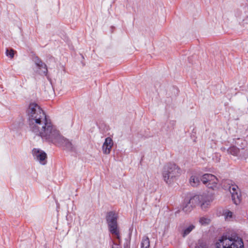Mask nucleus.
Segmentation results:
<instances>
[{
    "label": "nucleus",
    "instance_id": "obj_2",
    "mask_svg": "<svg viewBox=\"0 0 248 248\" xmlns=\"http://www.w3.org/2000/svg\"><path fill=\"white\" fill-rule=\"evenodd\" d=\"M216 248H244L242 239L238 236L223 235L216 243Z\"/></svg>",
    "mask_w": 248,
    "mask_h": 248
},
{
    "label": "nucleus",
    "instance_id": "obj_8",
    "mask_svg": "<svg viewBox=\"0 0 248 248\" xmlns=\"http://www.w3.org/2000/svg\"><path fill=\"white\" fill-rule=\"evenodd\" d=\"M229 191L232 195V198L234 204L237 205L241 201V194L238 187L236 185H232L229 187Z\"/></svg>",
    "mask_w": 248,
    "mask_h": 248
},
{
    "label": "nucleus",
    "instance_id": "obj_20",
    "mask_svg": "<svg viewBox=\"0 0 248 248\" xmlns=\"http://www.w3.org/2000/svg\"><path fill=\"white\" fill-rule=\"evenodd\" d=\"M221 150L222 151H225L226 150V148L225 147H222V148H221Z\"/></svg>",
    "mask_w": 248,
    "mask_h": 248
},
{
    "label": "nucleus",
    "instance_id": "obj_19",
    "mask_svg": "<svg viewBox=\"0 0 248 248\" xmlns=\"http://www.w3.org/2000/svg\"><path fill=\"white\" fill-rule=\"evenodd\" d=\"M111 248H121L120 247L116 244V243L113 242V245L112 246Z\"/></svg>",
    "mask_w": 248,
    "mask_h": 248
},
{
    "label": "nucleus",
    "instance_id": "obj_18",
    "mask_svg": "<svg viewBox=\"0 0 248 248\" xmlns=\"http://www.w3.org/2000/svg\"><path fill=\"white\" fill-rule=\"evenodd\" d=\"M232 212H231V211H227L226 213V218L232 217Z\"/></svg>",
    "mask_w": 248,
    "mask_h": 248
},
{
    "label": "nucleus",
    "instance_id": "obj_12",
    "mask_svg": "<svg viewBox=\"0 0 248 248\" xmlns=\"http://www.w3.org/2000/svg\"><path fill=\"white\" fill-rule=\"evenodd\" d=\"M202 176L199 173H193L189 179V183L192 186H198L200 183Z\"/></svg>",
    "mask_w": 248,
    "mask_h": 248
},
{
    "label": "nucleus",
    "instance_id": "obj_14",
    "mask_svg": "<svg viewBox=\"0 0 248 248\" xmlns=\"http://www.w3.org/2000/svg\"><path fill=\"white\" fill-rule=\"evenodd\" d=\"M149 247L150 241L149 238L147 236H144L141 242V248H149Z\"/></svg>",
    "mask_w": 248,
    "mask_h": 248
},
{
    "label": "nucleus",
    "instance_id": "obj_9",
    "mask_svg": "<svg viewBox=\"0 0 248 248\" xmlns=\"http://www.w3.org/2000/svg\"><path fill=\"white\" fill-rule=\"evenodd\" d=\"M32 153L34 159L38 161L41 164L45 165L46 163V154L44 151L34 148Z\"/></svg>",
    "mask_w": 248,
    "mask_h": 248
},
{
    "label": "nucleus",
    "instance_id": "obj_13",
    "mask_svg": "<svg viewBox=\"0 0 248 248\" xmlns=\"http://www.w3.org/2000/svg\"><path fill=\"white\" fill-rule=\"evenodd\" d=\"M195 228V226L194 225L191 224L189 225L187 227L185 228L182 232V235L183 237H185L186 235H187L194 229Z\"/></svg>",
    "mask_w": 248,
    "mask_h": 248
},
{
    "label": "nucleus",
    "instance_id": "obj_16",
    "mask_svg": "<svg viewBox=\"0 0 248 248\" xmlns=\"http://www.w3.org/2000/svg\"><path fill=\"white\" fill-rule=\"evenodd\" d=\"M199 222L202 225H206L210 223V219L208 217H203L200 218Z\"/></svg>",
    "mask_w": 248,
    "mask_h": 248
},
{
    "label": "nucleus",
    "instance_id": "obj_3",
    "mask_svg": "<svg viewBox=\"0 0 248 248\" xmlns=\"http://www.w3.org/2000/svg\"><path fill=\"white\" fill-rule=\"evenodd\" d=\"M181 174V169L174 163H169L163 168L162 177L167 184H171L173 180Z\"/></svg>",
    "mask_w": 248,
    "mask_h": 248
},
{
    "label": "nucleus",
    "instance_id": "obj_17",
    "mask_svg": "<svg viewBox=\"0 0 248 248\" xmlns=\"http://www.w3.org/2000/svg\"><path fill=\"white\" fill-rule=\"evenodd\" d=\"M14 52L15 51L13 49H7L6 51V54L8 57L11 58H13L14 56Z\"/></svg>",
    "mask_w": 248,
    "mask_h": 248
},
{
    "label": "nucleus",
    "instance_id": "obj_11",
    "mask_svg": "<svg viewBox=\"0 0 248 248\" xmlns=\"http://www.w3.org/2000/svg\"><path fill=\"white\" fill-rule=\"evenodd\" d=\"M113 142L111 138L108 137L106 138L105 142L102 146V150L105 154H109L110 152Z\"/></svg>",
    "mask_w": 248,
    "mask_h": 248
},
{
    "label": "nucleus",
    "instance_id": "obj_10",
    "mask_svg": "<svg viewBox=\"0 0 248 248\" xmlns=\"http://www.w3.org/2000/svg\"><path fill=\"white\" fill-rule=\"evenodd\" d=\"M34 61L38 69L37 71L38 74L41 75L46 76L47 73V68L46 64L43 62L37 57L34 58Z\"/></svg>",
    "mask_w": 248,
    "mask_h": 248
},
{
    "label": "nucleus",
    "instance_id": "obj_6",
    "mask_svg": "<svg viewBox=\"0 0 248 248\" xmlns=\"http://www.w3.org/2000/svg\"><path fill=\"white\" fill-rule=\"evenodd\" d=\"M201 181L208 188L213 189L217 187L218 182L217 178L215 175L209 173L202 175Z\"/></svg>",
    "mask_w": 248,
    "mask_h": 248
},
{
    "label": "nucleus",
    "instance_id": "obj_4",
    "mask_svg": "<svg viewBox=\"0 0 248 248\" xmlns=\"http://www.w3.org/2000/svg\"><path fill=\"white\" fill-rule=\"evenodd\" d=\"M118 215L113 211L109 212L106 216V220L108 225L109 232L116 236V238L120 239L119 230L117 224Z\"/></svg>",
    "mask_w": 248,
    "mask_h": 248
},
{
    "label": "nucleus",
    "instance_id": "obj_15",
    "mask_svg": "<svg viewBox=\"0 0 248 248\" xmlns=\"http://www.w3.org/2000/svg\"><path fill=\"white\" fill-rule=\"evenodd\" d=\"M227 152L233 155H237L239 149L235 146H232L227 150Z\"/></svg>",
    "mask_w": 248,
    "mask_h": 248
},
{
    "label": "nucleus",
    "instance_id": "obj_1",
    "mask_svg": "<svg viewBox=\"0 0 248 248\" xmlns=\"http://www.w3.org/2000/svg\"><path fill=\"white\" fill-rule=\"evenodd\" d=\"M28 114L30 131L40 137L43 142L62 147L69 151L75 150L72 142L61 135L56 126L37 104L32 103L30 104Z\"/></svg>",
    "mask_w": 248,
    "mask_h": 248
},
{
    "label": "nucleus",
    "instance_id": "obj_7",
    "mask_svg": "<svg viewBox=\"0 0 248 248\" xmlns=\"http://www.w3.org/2000/svg\"><path fill=\"white\" fill-rule=\"evenodd\" d=\"M198 199L195 196L191 198H185L183 204V211L188 213L191 212L198 204Z\"/></svg>",
    "mask_w": 248,
    "mask_h": 248
},
{
    "label": "nucleus",
    "instance_id": "obj_5",
    "mask_svg": "<svg viewBox=\"0 0 248 248\" xmlns=\"http://www.w3.org/2000/svg\"><path fill=\"white\" fill-rule=\"evenodd\" d=\"M195 197L198 199V203L200 205L203 210L208 208L211 202L213 201V196L211 194L203 193L199 196H195Z\"/></svg>",
    "mask_w": 248,
    "mask_h": 248
}]
</instances>
